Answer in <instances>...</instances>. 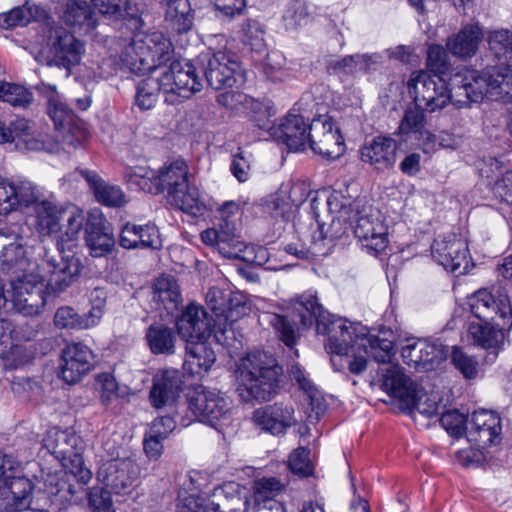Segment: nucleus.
<instances>
[{"mask_svg": "<svg viewBox=\"0 0 512 512\" xmlns=\"http://www.w3.org/2000/svg\"><path fill=\"white\" fill-rule=\"evenodd\" d=\"M289 347L296 343L300 329L309 328L316 322L317 332L328 336L326 350L332 354L334 366L347 365L353 374H360L367 368V358L384 364L378 371L381 388L398 401L402 410L412 411L432 417L438 413L439 404L435 396H428L423 389L406 375L397 364H390L393 356V342L374 335H355L352 324L327 312L317 297L306 293L298 297L294 304L291 319L275 313L263 314Z\"/></svg>", "mask_w": 512, "mask_h": 512, "instance_id": "1", "label": "nucleus"}, {"mask_svg": "<svg viewBox=\"0 0 512 512\" xmlns=\"http://www.w3.org/2000/svg\"><path fill=\"white\" fill-rule=\"evenodd\" d=\"M468 72L478 70L463 67L450 76L449 82L443 76L432 75L426 71H414L407 81L409 95L415 105L425 111L435 112L452 103L457 108L467 106L469 103H479L471 91L475 90L474 81L466 79Z\"/></svg>", "mask_w": 512, "mask_h": 512, "instance_id": "2", "label": "nucleus"}, {"mask_svg": "<svg viewBox=\"0 0 512 512\" xmlns=\"http://www.w3.org/2000/svg\"><path fill=\"white\" fill-rule=\"evenodd\" d=\"M202 81L196 75L195 67L188 61H173L158 78L148 77L139 82L136 104L141 110L153 108L157 102L158 92L166 95L165 101L176 104L201 91Z\"/></svg>", "mask_w": 512, "mask_h": 512, "instance_id": "3", "label": "nucleus"}, {"mask_svg": "<svg viewBox=\"0 0 512 512\" xmlns=\"http://www.w3.org/2000/svg\"><path fill=\"white\" fill-rule=\"evenodd\" d=\"M281 368L276 359L263 351H254L237 364V391L243 401H268L276 392Z\"/></svg>", "mask_w": 512, "mask_h": 512, "instance_id": "4", "label": "nucleus"}, {"mask_svg": "<svg viewBox=\"0 0 512 512\" xmlns=\"http://www.w3.org/2000/svg\"><path fill=\"white\" fill-rule=\"evenodd\" d=\"M240 213V204L236 201H225L216 209V227L208 228L201 233V240L210 246H215L225 258L242 261H257L251 256L252 248L236 235L235 217Z\"/></svg>", "mask_w": 512, "mask_h": 512, "instance_id": "5", "label": "nucleus"}, {"mask_svg": "<svg viewBox=\"0 0 512 512\" xmlns=\"http://www.w3.org/2000/svg\"><path fill=\"white\" fill-rule=\"evenodd\" d=\"M172 43L163 34L155 32L136 36L122 49V65L132 72L146 73L170 60Z\"/></svg>", "mask_w": 512, "mask_h": 512, "instance_id": "6", "label": "nucleus"}, {"mask_svg": "<svg viewBox=\"0 0 512 512\" xmlns=\"http://www.w3.org/2000/svg\"><path fill=\"white\" fill-rule=\"evenodd\" d=\"M338 221H348L355 237L370 252H381L387 247V226L380 212L370 205L355 201L349 206L342 205L336 216Z\"/></svg>", "mask_w": 512, "mask_h": 512, "instance_id": "7", "label": "nucleus"}, {"mask_svg": "<svg viewBox=\"0 0 512 512\" xmlns=\"http://www.w3.org/2000/svg\"><path fill=\"white\" fill-rule=\"evenodd\" d=\"M43 445L81 485L90 481L92 473L83 466L81 441L76 434L54 427L46 432Z\"/></svg>", "mask_w": 512, "mask_h": 512, "instance_id": "8", "label": "nucleus"}, {"mask_svg": "<svg viewBox=\"0 0 512 512\" xmlns=\"http://www.w3.org/2000/svg\"><path fill=\"white\" fill-rule=\"evenodd\" d=\"M45 45L41 54L47 65L63 67L69 76L71 68L80 63L85 52L84 43L63 27L44 28Z\"/></svg>", "mask_w": 512, "mask_h": 512, "instance_id": "9", "label": "nucleus"}, {"mask_svg": "<svg viewBox=\"0 0 512 512\" xmlns=\"http://www.w3.org/2000/svg\"><path fill=\"white\" fill-rule=\"evenodd\" d=\"M46 286L40 272L24 274L10 283V306L25 316L38 315L46 303Z\"/></svg>", "mask_w": 512, "mask_h": 512, "instance_id": "10", "label": "nucleus"}, {"mask_svg": "<svg viewBox=\"0 0 512 512\" xmlns=\"http://www.w3.org/2000/svg\"><path fill=\"white\" fill-rule=\"evenodd\" d=\"M472 315L480 321H496L497 326H512V308L504 289L495 293L479 289L468 297L467 302Z\"/></svg>", "mask_w": 512, "mask_h": 512, "instance_id": "11", "label": "nucleus"}, {"mask_svg": "<svg viewBox=\"0 0 512 512\" xmlns=\"http://www.w3.org/2000/svg\"><path fill=\"white\" fill-rule=\"evenodd\" d=\"M468 80L474 81L471 91L475 100L512 102V69L488 67L480 72H468Z\"/></svg>", "mask_w": 512, "mask_h": 512, "instance_id": "12", "label": "nucleus"}, {"mask_svg": "<svg viewBox=\"0 0 512 512\" xmlns=\"http://www.w3.org/2000/svg\"><path fill=\"white\" fill-rule=\"evenodd\" d=\"M58 255L46 252L43 265L47 273L46 288L49 293L60 294L75 282L82 270V263L73 253L58 248Z\"/></svg>", "mask_w": 512, "mask_h": 512, "instance_id": "13", "label": "nucleus"}, {"mask_svg": "<svg viewBox=\"0 0 512 512\" xmlns=\"http://www.w3.org/2000/svg\"><path fill=\"white\" fill-rule=\"evenodd\" d=\"M188 410L199 421L216 427L220 421L229 418L230 402L216 390L202 389L190 395Z\"/></svg>", "mask_w": 512, "mask_h": 512, "instance_id": "14", "label": "nucleus"}, {"mask_svg": "<svg viewBox=\"0 0 512 512\" xmlns=\"http://www.w3.org/2000/svg\"><path fill=\"white\" fill-rule=\"evenodd\" d=\"M239 67L235 54L226 50L209 52L203 56V72L207 84L215 90L232 88Z\"/></svg>", "mask_w": 512, "mask_h": 512, "instance_id": "15", "label": "nucleus"}, {"mask_svg": "<svg viewBox=\"0 0 512 512\" xmlns=\"http://www.w3.org/2000/svg\"><path fill=\"white\" fill-rule=\"evenodd\" d=\"M309 146L323 158L335 159L344 152L340 131L330 118L319 117L309 123Z\"/></svg>", "mask_w": 512, "mask_h": 512, "instance_id": "16", "label": "nucleus"}, {"mask_svg": "<svg viewBox=\"0 0 512 512\" xmlns=\"http://www.w3.org/2000/svg\"><path fill=\"white\" fill-rule=\"evenodd\" d=\"M433 258L447 271L457 275L468 271L470 256L465 240L456 235L435 239L431 246Z\"/></svg>", "mask_w": 512, "mask_h": 512, "instance_id": "17", "label": "nucleus"}, {"mask_svg": "<svg viewBox=\"0 0 512 512\" xmlns=\"http://www.w3.org/2000/svg\"><path fill=\"white\" fill-rule=\"evenodd\" d=\"M94 354L85 344H67L61 353L60 376L67 384L78 383L93 368Z\"/></svg>", "mask_w": 512, "mask_h": 512, "instance_id": "18", "label": "nucleus"}, {"mask_svg": "<svg viewBox=\"0 0 512 512\" xmlns=\"http://www.w3.org/2000/svg\"><path fill=\"white\" fill-rule=\"evenodd\" d=\"M183 386V374L180 370L166 368L159 370L153 377L149 392V401L155 409L176 405Z\"/></svg>", "mask_w": 512, "mask_h": 512, "instance_id": "19", "label": "nucleus"}, {"mask_svg": "<svg viewBox=\"0 0 512 512\" xmlns=\"http://www.w3.org/2000/svg\"><path fill=\"white\" fill-rule=\"evenodd\" d=\"M139 474V467L130 458L114 459L103 464L98 477L116 494L131 492Z\"/></svg>", "mask_w": 512, "mask_h": 512, "instance_id": "20", "label": "nucleus"}, {"mask_svg": "<svg viewBox=\"0 0 512 512\" xmlns=\"http://www.w3.org/2000/svg\"><path fill=\"white\" fill-rule=\"evenodd\" d=\"M501 419L494 411H474L466 426L467 439L479 447H487L500 441Z\"/></svg>", "mask_w": 512, "mask_h": 512, "instance_id": "21", "label": "nucleus"}, {"mask_svg": "<svg viewBox=\"0 0 512 512\" xmlns=\"http://www.w3.org/2000/svg\"><path fill=\"white\" fill-rule=\"evenodd\" d=\"M253 422L261 430L272 435L284 434L297 420L291 405L275 403L258 408L253 412Z\"/></svg>", "mask_w": 512, "mask_h": 512, "instance_id": "22", "label": "nucleus"}, {"mask_svg": "<svg viewBox=\"0 0 512 512\" xmlns=\"http://www.w3.org/2000/svg\"><path fill=\"white\" fill-rule=\"evenodd\" d=\"M398 143L389 136H377L360 149L361 160L374 170L384 172L394 167Z\"/></svg>", "mask_w": 512, "mask_h": 512, "instance_id": "23", "label": "nucleus"}, {"mask_svg": "<svg viewBox=\"0 0 512 512\" xmlns=\"http://www.w3.org/2000/svg\"><path fill=\"white\" fill-rule=\"evenodd\" d=\"M401 356L415 369L431 370L446 357V351L439 342L419 339L402 347Z\"/></svg>", "mask_w": 512, "mask_h": 512, "instance_id": "24", "label": "nucleus"}, {"mask_svg": "<svg viewBox=\"0 0 512 512\" xmlns=\"http://www.w3.org/2000/svg\"><path fill=\"white\" fill-rule=\"evenodd\" d=\"M119 244L124 249H152L162 247V240L155 224L125 223L119 235Z\"/></svg>", "mask_w": 512, "mask_h": 512, "instance_id": "25", "label": "nucleus"}, {"mask_svg": "<svg viewBox=\"0 0 512 512\" xmlns=\"http://www.w3.org/2000/svg\"><path fill=\"white\" fill-rule=\"evenodd\" d=\"M179 336L185 341L205 339L211 333V320L206 310L197 304L188 305L177 322Z\"/></svg>", "mask_w": 512, "mask_h": 512, "instance_id": "26", "label": "nucleus"}, {"mask_svg": "<svg viewBox=\"0 0 512 512\" xmlns=\"http://www.w3.org/2000/svg\"><path fill=\"white\" fill-rule=\"evenodd\" d=\"M274 135L285 143L289 150H302L309 141V123L302 115L290 112L275 130Z\"/></svg>", "mask_w": 512, "mask_h": 512, "instance_id": "27", "label": "nucleus"}, {"mask_svg": "<svg viewBox=\"0 0 512 512\" xmlns=\"http://www.w3.org/2000/svg\"><path fill=\"white\" fill-rule=\"evenodd\" d=\"M0 268L13 275V279L24 274L40 272L37 262L29 258V251L22 244L6 243L0 254Z\"/></svg>", "mask_w": 512, "mask_h": 512, "instance_id": "28", "label": "nucleus"}, {"mask_svg": "<svg viewBox=\"0 0 512 512\" xmlns=\"http://www.w3.org/2000/svg\"><path fill=\"white\" fill-rule=\"evenodd\" d=\"M85 239L93 257H102L110 253L115 240L105 225V219L100 213H91L88 217Z\"/></svg>", "mask_w": 512, "mask_h": 512, "instance_id": "29", "label": "nucleus"}, {"mask_svg": "<svg viewBox=\"0 0 512 512\" xmlns=\"http://www.w3.org/2000/svg\"><path fill=\"white\" fill-rule=\"evenodd\" d=\"M208 500L213 512H248L247 496L241 495L239 485L235 482L215 488Z\"/></svg>", "mask_w": 512, "mask_h": 512, "instance_id": "30", "label": "nucleus"}, {"mask_svg": "<svg viewBox=\"0 0 512 512\" xmlns=\"http://www.w3.org/2000/svg\"><path fill=\"white\" fill-rule=\"evenodd\" d=\"M483 37L482 28L478 24H468L448 38L446 47L458 58H471L477 53Z\"/></svg>", "mask_w": 512, "mask_h": 512, "instance_id": "31", "label": "nucleus"}, {"mask_svg": "<svg viewBox=\"0 0 512 512\" xmlns=\"http://www.w3.org/2000/svg\"><path fill=\"white\" fill-rule=\"evenodd\" d=\"M184 367L193 375L206 373L214 364L216 355L205 339L186 341Z\"/></svg>", "mask_w": 512, "mask_h": 512, "instance_id": "32", "label": "nucleus"}, {"mask_svg": "<svg viewBox=\"0 0 512 512\" xmlns=\"http://www.w3.org/2000/svg\"><path fill=\"white\" fill-rule=\"evenodd\" d=\"M63 207V205H56L46 199L36 204L34 207L35 228L40 236H51L62 231L60 218Z\"/></svg>", "mask_w": 512, "mask_h": 512, "instance_id": "33", "label": "nucleus"}, {"mask_svg": "<svg viewBox=\"0 0 512 512\" xmlns=\"http://www.w3.org/2000/svg\"><path fill=\"white\" fill-rule=\"evenodd\" d=\"M36 89L47 100L48 114L53 120L56 129L66 126L78 119L73 110L62 101V98L56 91L55 86L41 83L36 87Z\"/></svg>", "mask_w": 512, "mask_h": 512, "instance_id": "34", "label": "nucleus"}, {"mask_svg": "<svg viewBox=\"0 0 512 512\" xmlns=\"http://www.w3.org/2000/svg\"><path fill=\"white\" fill-rule=\"evenodd\" d=\"M81 174L100 204L107 207H120L126 203L125 194L119 186L106 183L93 171L84 170Z\"/></svg>", "mask_w": 512, "mask_h": 512, "instance_id": "35", "label": "nucleus"}, {"mask_svg": "<svg viewBox=\"0 0 512 512\" xmlns=\"http://www.w3.org/2000/svg\"><path fill=\"white\" fill-rule=\"evenodd\" d=\"M152 300L162 305L169 314L177 311L182 299L176 279L170 275L157 278L153 285Z\"/></svg>", "mask_w": 512, "mask_h": 512, "instance_id": "36", "label": "nucleus"}, {"mask_svg": "<svg viewBox=\"0 0 512 512\" xmlns=\"http://www.w3.org/2000/svg\"><path fill=\"white\" fill-rule=\"evenodd\" d=\"M62 17L75 30L89 32L96 26L94 12L84 0H68Z\"/></svg>", "mask_w": 512, "mask_h": 512, "instance_id": "37", "label": "nucleus"}, {"mask_svg": "<svg viewBox=\"0 0 512 512\" xmlns=\"http://www.w3.org/2000/svg\"><path fill=\"white\" fill-rule=\"evenodd\" d=\"M504 328L497 326L496 321H471L468 325V337L482 348H496L503 340Z\"/></svg>", "mask_w": 512, "mask_h": 512, "instance_id": "38", "label": "nucleus"}, {"mask_svg": "<svg viewBox=\"0 0 512 512\" xmlns=\"http://www.w3.org/2000/svg\"><path fill=\"white\" fill-rule=\"evenodd\" d=\"M148 347L154 355H172L175 353L176 334L173 328L164 324L150 325L145 334Z\"/></svg>", "mask_w": 512, "mask_h": 512, "instance_id": "39", "label": "nucleus"}, {"mask_svg": "<svg viewBox=\"0 0 512 512\" xmlns=\"http://www.w3.org/2000/svg\"><path fill=\"white\" fill-rule=\"evenodd\" d=\"M290 374L291 377L298 383L299 387L307 395L309 407L311 410L309 417H314L316 420H318L327 409V404L322 393L316 388V386L298 365H293L291 367Z\"/></svg>", "mask_w": 512, "mask_h": 512, "instance_id": "40", "label": "nucleus"}, {"mask_svg": "<svg viewBox=\"0 0 512 512\" xmlns=\"http://www.w3.org/2000/svg\"><path fill=\"white\" fill-rule=\"evenodd\" d=\"M157 185L162 191H167L168 197L175 191L186 187L188 181V168L184 161L177 160L161 170L156 178Z\"/></svg>", "mask_w": 512, "mask_h": 512, "instance_id": "41", "label": "nucleus"}, {"mask_svg": "<svg viewBox=\"0 0 512 512\" xmlns=\"http://www.w3.org/2000/svg\"><path fill=\"white\" fill-rule=\"evenodd\" d=\"M85 221V215L83 211L75 205H66L63 207L60 223L62 231H59V242L58 246L64 245L67 242L75 241Z\"/></svg>", "mask_w": 512, "mask_h": 512, "instance_id": "42", "label": "nucleus"}, {"mask_svg": "<svg viewBox=\"0 0 512 512\" xmlns=\"http://www.w3.org/2000/svg\"><path fill=\"white\" fill-rule=\"evenodd\" d=\"M486 40L491 54L505 64V68L512 67V31L505 28L491 30Z\"/></svg>", "mask_w": 512, "mask_h": 512, "instance_id": "43", "label": "nucleus"}, {"mask_svg": "<svg viewBox=\"0 0 512 512\" xmlns=\"http://www.w3.org/2000/svg\"><path fill=\"white\" fill-rule=\"evenodd\" d=\"M19 473L10 474L5 480L9 492L12 495V511L15 512L18 508L30 507L31 494L33 491V483L27 477Z\"/></svg>", "mask_w": 512, "mask_h": 512, "instance_id": "44", "label": "nucleus"}, {"mask_svg": "<svg viewBox=\"0 0 512 512\" xmlns=\"http://www.w3.org/2000/svg\"><path fill=\"white\" fill-rule=\"evenodd\" d=\"M168 199L171 205L192 216L201 215L205 208L198 189L190 183L175 191Z\"/></svg>", "mask_w": 512, "mask_h": 512, "instance_id": "45", "label": "nucleus"}, {"mask_svg": "<svg viewBox=\"0 0 512 512\" xmlns=\"http://www.w3.org/2000/svg\"><path fill=\"white\" fill-rule=\"evenodd\" d=\"M44 11L28 3L16 7L7 13L0 14V26L4 29H12L16 26H25L32 20H36L43 15Z\"/></svg>", "mask_w": 512, "mask_h": 512, "instance_id": "46", "label": "nucleus"}, {"mask_svg": "<svg viewBox=\"0 0 512 512\" xmlns=\"http://www.w3.org/2000/svg\"><path fill=\"white\" fill-rule=\"evenodd\" d=\"M54 324L59 329H88L94 326L87 315H79L72 307L62 306L54 315Z\"/></svg>", "mask_w": 512, "mask_h": 512, "instance_id": "47", "label": "nucleus"}, {"mask_svg": "<svg viewBox=\"0 0 512 512\" xmlns=\"http://www.w3.org/2000/svg\"><path fill=\"white\" fill-rule=\"evenodd\" d=\"M14 188V198L17 202V209L30 206L34 208L38 202L43 200L40 189L29 180H14Z\"/></svg>", "mask_w": 512, "mask_h": 512, "instance_id": "48", "label": "nucleus"}, {"mask_svg": "<svg viewBox=\"0 0 512 512\" xmlns=\"http://www.w3.org/2000/svg\"><path fill=\"white\" fill-rule=\"evenodd\" d=\"M0 100L12 106L27 107L33 100L32 93L22 85L1 82Z\"/></svg>", "mask_w": 512, "mask_h": 512, "instance_id": "49", "label": "nucleus"}, {"mask_svg": "<svg viewBox=\"0 0 512 512\" xmlns=\"http://www.w3.org/2000/svg\"><path fill=\"white\" fill-rule=\"evenodd\" d=\"M285 484L280 480L270 477L261 478L254 483V501L257 506L274 499L284 489Z\"/></svg>", "mask_w": 512, "mask_h": 512, "instance_id": "50", "label": "nucleus"}, {"mask_svg": "<svg viewBox=\"0 0 512 512\" xmlns=\"http://www.w3.org/2000/svg\"><path fill=\"white\" fill-rule=\"evenodd\" d=\"M309 19V7L307 3L302 0L291 2L283 14V21L287 29H296L306 24Z\"/></svg>", "mask_w": 512, "mask_h": 512, "instance_id": "51", "label": "nucleus"}, {"mask_svg": "<svg viewBox=\"0 0 512 512\" xmlns=\"http://www.w3.org/2000/svg\"><path fill=\"white\" fill-rule=\"evenodd\" d=\"M242 32V41L252 50L260 52L265 48V30L260 22L247 20L242 26Z\"/></svg>", "mask_w": 512, "mask_h": 512, "instance_id": "52", "label": "nucleus"}, {"mask_svg": "<svg viewBox=\"0 0 512 512\" xmlns=\"http://www.w3.org/2000/svg\"><path fill=\"white\" fill-rule=\"evenodd\" d=\"M427 66L436 76H444L450 67L446 50L438 44H431L427 50Z\"/></svg>", "mask_w": 512, "mask_h": 512, "instance_id": "53", "label": "nucleus"}, {"mask_svg": "<svg viewBox=\"0 0 512 512\" xmlns=\"http://www.w3.org/2000/svg\"><path fill=\"white\" fill-rule=\"evenodd\" d=\"M125 177L132 188L143 191H151L153 187L152 180L157 178L154 171L142 166L129 169Z\"/></svg>", "mask_w": 512, "mask_h": 512, "instance_id": "54", "label": "nucleus"}, {"mask_svg": "<svg viewBox=\"0 0 512 512\" xmlns=\"http://www.w3.org/2000/svg\"><path fill=\"white\" fill-rule=\"evenodd\" d=\"M57 130L62 133L63 142L73 147L83 144L89 136L85 123L79 118Z\"/></svg>", "mask_w": 512, "mask_h": 512, "instance_id": "55", "label": "nucleus"}, {"mask_svg": "<svg viewBox=\"0 0 512 512\" xmlns=\"http://www.w3.org/2000/svg\"><path fill=\"white\" fill-rule=\"evenodd\" d=\"M425 127V116L422 109L410 108L406 110L399 125L400 134H414L415 136Z\"/></svg>", "mask_w": 512, "mask_h": 512, "instance_id": "56", "label": "nucleus"}, {"mask_svg": "<svg viewBox=\"0 0 512 512\" xmlns=\"http://www.w3.org/2000/svg\"><path fill=\"white\" fill-rule=\"evenodd\" d=\"M452 362L457 370L466 379H473L478 374V362L471 356L467 355L461 348L453 347Z\"/></svg>", "mask_w": 512, "mask_h": 512, "instance_id": "57", "label": "nucleus"}, {"mask_svg": "<svg viewBox=\"0 0 512 512\" xmlns=\"http://www.w3.org/2000/svg\"><path fill=\"white\" fill-rule=\"evenodd\" d=\"M309 454L310 450L304 447H299L290 454L288 466L294 474L308 476L312 473L313 465Z\"/></svg>", "mask_w": 512, "mask_h": 512, "instance_id": "58", "label": "nucleus"}, {"mask_svg": "<svg viewBox=\"0 0 512 512\" xmlns=\"http://www.w3.org/2000/svg\"><path fill=\"white\" fill-rule=\"evenodd\" d=\"M206 303L217 316H225L230 310V295L218 287L210 288L206 293Z\"/></svg>", "mask_w": 512, "mask_h": 512, "instance_id": "59", "label": "nucleus"}, {"mask_svg": "<svg viewBox=\"0 0 512 512\" xmlns=\"http://www.w3.org/2000/svg\"><path fill=\"white\" fill-rule=\"evenodd\" d=\"M468 420L465 415L459 413L457 410H449L443 413L440 417L442 427L451 435L456 437L466 433V426Z\"/></svg>", "mask_w": 512, "mask_h": 512, "instance_id": "60", "label": "nucleus"}, {"mask_svg": "<svg viewBox=\"0 0 512 512\" xmlns=\"http://www.w3.org/2000/svg\"><path fill=\"white\" fill-rule=\"evenodd\" d=\"M14 193V180L0 176V215H7L17 210Z\"/></svg>", "mask_w": 512, "mask_h": 512, "instance_id": "61", "label": "nucleus"}, {"mask_svg": "<svg viewBox=\"0 0 512 512\" xmlns=\"http://www.w3.org/2000/svg\"><path fill=\"white\" fill-rule=\"evenodd\" d=\"M178 417V413H176L175 416L158 417L152 422L149 430L166 439L168 435L176 428L177 422H179L182 426H188L192 421L191 419H185L184 417L176 419Z\"/></svg>", "mask_w": 512, "mask_h": 512, "instance_id": "62", "label": "nucleus"}, {"mask_svg": "<svg viewBox=\"0 0 512 512\" xmlns=\"http://www.w3.org/2000/svg\"><path fill=\"white\" fill-rule=\"evenodd\" d=\"M282 197H285L292 203L296 209H298L307 199L310 194V189L305 182H295L291 185H283Z\"/></svg>", "mask_w": 512, "mask_h": 512, "instance_id": "63", "label": "nucleus"}, {"mask_svg": "<svg viewBox=\"0 0 512 512\" xmlns=\"http://www.w3.org/2000/svg\"><path fill=\"white\" fill-rule=\"evenodd\" d=\"M89 505L93 512H115L110 492L101 488L90 491Z\"/></svg>", "mask_w": 512, "mask_h": 512, "instance_id": "64", "label": "nucleus"}]
</instances>
